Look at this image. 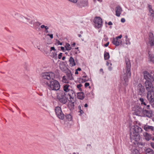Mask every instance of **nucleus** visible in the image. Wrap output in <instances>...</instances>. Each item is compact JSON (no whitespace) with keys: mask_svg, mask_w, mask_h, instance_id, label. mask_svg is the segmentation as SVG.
<instances>
[{"mask_svg":"<svg viewBox=\"0 0 154 154\" xmlns=\"http://www.w3.org/2000/svg\"><path fill=\"white\" fill-rule=\"evenodd\" d=\"M54 76L55 74L51 72L42 73L41 75V84L50 90H59L60 88V84L57 81L54 79Z\"/></svg>","mask_w":154,"mask_h":154,"instance_id":"obj_1","label":"nucleus"},{"mask_svg":"<svg viewBox=\"0 0 154 154\" xmlns=\"http://www.w3.org/2000/svg\"><path fill=\"white\" fill-rule=\"evenodd\" d=\"M145 86L147 91V98L151 104L154 101V93L153 92V87L152 82L154 80L152 75L149 72L145 71Z\"/></svg>","mask_w":154,"mask_h":154,"instance_id":"obj_2","label":"nucleus"},{"mask_svg":"<svg viewBox=\"0 0 154 154\" xmlns=\"http://www.w3.org/2000/svg\"><path fill=\"white\" fill-rule=\"evenodd\" d=\"M142 131V128L137 125H130V136L131 142L141 148L143 143L139 142L140 136L139 134Z\"/></svg>","mask_w":154,"mask_h":154,"instance_id":"obj_3","label":"nucleus"},{"mask_svg":"<svg viewBox=\"0 0 154 154\" xmlns=\"http://www.w3.org/2000/svg\"><path fill=\"white\" fill-rule=\"evenodd\" d=\"M125 62L126 64L125 69L123 70V79L126 83L128 82V79L131 75V64L130 61L128 58H126Z\"/></svg>","mask_w":154,"mask_h":154,"instance_id":"obj_4","label":"nucleus"},{"mask_svg":"<svg viewBox=\"0 0 154 154\" xmlns=\"http://www.w3.org/2000/svg\"><path fill=\"white\" fill-rule=\"evenodd\" d=\"M144 107H143V109L140 107L138 106H136L133 108L132 110L134 111L133 113L135 115L142 116H144Z\"/></svg>","mask_w":154,"mask_h":154,"instance_id":"obj_5","label":"nucleus"},{"mask_svg":"<svg viewBox=\"0 0 154 154\" xmlns=\"http://www.w3.org/2000/svg\"><path fill=\"white\" fill-rule=\"evenodd\" d=\"M21 18L22 20V22L27 24L29 23V24L32 25L33 26L35 25H38V24H39V25H40L41 24V23L38 22L34 23L33 21V20L29 17H25L22 16L21 17Z\"/></svg>","mask_w":154,"mask_h":154,"instance_id":"obj_6","label":"nucleus"},{"mask_svg":"<svg viewBox=\"0 0 154 154\" xmlns=\"http://www.w3.org/2000/svg\"><path fill=\"white\" fill-rule=\"evenodd\" d=\"M66 93H63V92L59 93L57 95V99L60 103L65 104L67 100H69L68 98L66 97Z\"/></svg>","mask_w":154,"mask_h":154,"instance_id":"obj_7","label":"nucleus"},{"mask_svg":"<svg viewBox=\"0 0 154 154\" xmlns=\"http://www.w3.org/2000/svg\"><path fill=\"white\" fill-rule=\"evenodd\" d=\"M54 110L56 114L59 119L63 120L64 119L65 115L63 113L60 107L59 106L56 107Z\"/></svg>","mask_w":154,"mask_h":154,"instance_id":"obj_8","label":"nucleus"},{"mask_svg":"<svg viewBox=\"0 0 154 154\" xmlns=\"http://www.w3.org/2000/svg\"><path fill=\"white\" fill-rule=\"evenodd\" d=\"M93 21L95 24V27L96 28L99 29L102 26L103 21L100 17H96Z\"/></svg>","mask_w":154,"mask_h":154,"instance_id":"obj_9","label":"nucleus"},{"mask_svg":"<svg viewBox=\"0 0 154 154\" xmlns=\"http://www.w3.org/2000/svg\"><path fill=\"white\" fill-rule=\"evenodd\" d=\"M146 44L151 47L154 46V36L153 33L151 32H149V41Z\"/></svg>","mask_w":154,"mask_h":154,"instance_id":"obj_10","label":"nucleus"},{"mask_svg":"<svg viewBox=\"0 0 154 154\" xmlns=\"http://www.w3.org/2000/svg\"><path fill=\"white\" fill-rule=\"evenodd\" d=\"M138 94L141 96H143L144 94V88L141 84H139L138 86Z\"/></svg>","mask_w":154,"mask_h":154,"instance_id":"obj_11","label":"nucleus"},{"mask_svg":"<svg viewBox=\"0 0 154 154\" xmlns=\"http://www.w3.org/2000/svg\"><path fill=\"white\" fill-rule=\"evenodd\" d=\"M66 94V95L67 96L68 95L69 97V99H72L73 100H74V99H75V98H74L73 96H75V92L71 89L69 90V91L67 92Z\"/></svg>","mask_w":154,"mask_h":154,"instance_id":"obj_12","label":"nucleus"},{"mask_svg":"<svg viewBox=\"0 0 154 154\" xmlns=\"http://www.w3.org/2000/svg\"><path fill=\"white\" fill-rule=\"evenodd\" d=\"M75 101V99L74 101L72 99H70L69 100V103L68 105V106L70 110H73L74 109V103Z\"/></svg>","mask_w":154,"mask_h":154,"instance_id":"obj_13","label":"nucleus"},{"mask_svg":"<svg viewBox=\"0 0 154 154\" xmlns=\"http://www.w3.org/2000/svg\"><path fill=\"white\" fill-rule=\"evenodd\" d=\"M116 15L117 17H119L122 11L121 8L119 6H117L116 8Z\"/></svg>","mask_w":154,"mask_h":154,"instance_id":"obj_14","label":"nucleus"},{"mask_svg":"<svg viewBox=\"0 0 154 154\" xmlns=\"http://www.w3.org/2000/svg\"><path fill=\"white\" fill-rule=\"evenodd\" d=\"M71 87L68 84H65L63 86V88L64 91H65V92H63V93H66L67 92L71 89Z\"/></svg>","mask_w":154,"mask_h":154,"instance_id":"obj_15","label":"nucleus"},{"mask_svg":"<svg viewBox=\"0 0 154 154\" xmlns=\"http://www.w3.org/2000/svg\"><path fill=\"white\" fill-rule=\"evenodd\" d=\"M112 43L116 46H118L121 43L122 41L120 40H117L116 38H113Z\"/></svg>","mask_w":154,"mask_h":154,"instance_id":"obj_16","label":"nucleus"},{"mask_svg":"<svg viewBox=\"0 0 154 154\" xmlns=\"http://www.w3.org/2000/svg\"><path fill=\"white\" fill-rule=\"evenodd\" d=\"M148 54H149V60L150 62H153L154 61V56L153 54L149 51Z\"/></svg>","mask_w":154,"mask_h":154,"instance_id":"obj_17","label":"nucleus"},{"mask_svg":"<svg viewBox=\"0 0 154 154\" xmlns=\"http://www.w3.org/2000/svg\"><path fill=\"white\" fill-rule=\"evenodd\" d=\"M77 97L78 99L83 100L85 97V94L83 92H78L77 93Z\"/></svg>","mask_w":154,"mask_h":154,"instance_id":"obj_18","label":"nucleus"},{"mask_svg":"<svg viewBox=\"0 0 154 154\" xmlns=\"http://www.w3.org/2000/svg\"><path fill=\"white\" fill-rule=\"evenodd\" d=\"M66 75L68 77V79L70 80H72L73 79V78L72 76V74L71 72L69 70L66 73Z\"/></svg>","mask_w":154,"mask_h":154,"instance_id":"obj_19","label":"nucleus"},{"mask_svg":"<svg viewBox=\"0 0 154 154\" xmlns=\"http://www.w3.org/2000/svg\"><path fill=\"white\" fill-rule=\"evenodd\" d=\"M69 65L71 66H73L75 65L76 64L73 58L71 57H70L69 60Z\"/></svg>","mask_w":154,"mask_h":154,"instance_id":"obj_20","label":"nucleus"},{"mask_svg":"<svg viewBox=\"0 0 154 154\" xmlns=\"http://www.w3.org/2000/svg\"><path fill=\"white\" fill-rule=\"evenodd\" d=\"M154 130V128L152 126L145 125V131L149 132Z\"/></svg>","mask_w":154,"mask_h":154,"instance_id":"obj_21","label":"nucleus"},{"mask_svg":"<svg viewBox=\"0 0 154 154\" xmlns=\"http://www.w3.org/2000/svg\"><path fill=\"white\" fill-rule=\"evenodd\" d=\"M145 153L146 154H154V152L151 149H146L145 150Z\"/></svg>","mask_w":154,"mask_h":154,"instance_id":"obj_22","label":"nucleus"},{"mask_svg":"<svg viewBox=\"0 0 154 154\" xmlns=\"http://www.w3.org/2000/svg\"><path fill=\"white\" fill-rule=\"evenodd\" d=\"M148 14L150 17L152 18V20L154 19V11L153 10L150 11Z\"/></svg>","mask_w":154,"mask_h":154,"instance_id":"obj_23","label":"nucleus"},{"mask_svg":"<svg viewBox=\"0 0 154 154\" xmlns=\"http://www.w3.org/2000/svg\"><path fill=\"white\" fill-rule=\"evenodd\" d=\"M60 69L62 71L65 73L69 70V69L65 66L61 67Z\"/></svg>","mask_w":154,"mask_h":154,"instance_id":"obj_24","label":"nucleus"},{"mask_svg":"<svg viewBox=\"0 0 154 154\" xmlns=\"http://www.w3.org/2000/svg\"><path fill=\"white\" fill-rule=\"evenodd\" d=\"M87 5V3L86 1L82 0L80 2V5L81 6L85 7Z\"/></svg>","mask_w":154,"mask_h":154,"instance_id":"obj_25","label":"nucleus"},{"mask_svg":"<svg viewBox=\"0 0 154 154\" xmlns=\"http://www.w3.org/2000/svg\"><path fill=\"white\" fill-rule=\"evenodd\" d=\"M145 115L148 117H151L152 116V113L150 111H148L145 110Z\"/></svg>","mask_w":154,"mask_h":154,"instance_id":"obj_26","label":"nucleus"},{"mask_svg":"<svg viewBox=\"0 0 154 154\" xmlns=\"http://www.w3.org/2000/svg\"><path fill=\"white\" fill-rule=\"evenodd\" d=\"M109 54L108 52L105 51L104 54V58L105 60H107L109 58Z\"/></svg>","mask_w":154,"mask_h":154,"instance_id":"obj_27","label":"nucleus"},{"mask_svg":"<svg viewBox=\"0 0 154 154\" xmlns=\"http://www.w3.org/2000/svg\"><path fill=\"white\" fill-rule=\"evenodd\" d=\"M65 48H66V50L67 51H69L71 50L72 48L70 44L68 43H66Z\"/></svg>","mask_w":154,"mask_h":154,"instance_id":"obj_28","label":"nucleus"},{"mask_svg":"<svg viewBox=\"0 0 154 154\" xmlns=\"http://www.w3.org/2000/svg\"><path fill=\"white\" fill-rule=\"evenodd\" d=\"M131 154H139L138 150L135 148L132 149L131 150Z\"/></svg>","mask_w":154,"mask_h":154,"instance_id":"obj_29","label":"nucleus"},{"mask_svg":"<svg viewBox=\"0 0 154 154\" xmlns=\"http://www.w3.org/2000/svg\"><path fill=\"white\" fill-rule=\"evenodd\" d=\"M151 139V135L148 133H146V135H145V139H146L147 141H149Z\"/></svg>","mask_w":154,"mask_h":154,"instance_id":"obj_30","label":"nucleus"},{"mask_svg":"<svg viewBox=\"0 0 154 154\" xmlns=\"http://www.w3.org/2000/svg\"><path fill=\"white\" fill-rule=\"evenodd\" d=\"M65 116L66 118L69 121H71L72 119V116L70 114H66L65 115Z\"/></svg>","mask_w":154,"mask_h":154,"instance_id":"obj_31","label":"nucleus"},{"mask_svg":"<svg viewBox=\"0 0 154 154\" xmlns=\"http://www.w3.org/2000/svg\"><path fill=\"white\" fill-rule=\"evenodd\" d=\"M89 80V79L88 78H80V81L82 83L85 82H86L88 81Z\"/></svg>","mask_w":154,"mask_h":154,"instance_id":"obj_32","label":"nucleus"},{"mask_svg":"<svg viewBox=\"0 0 154 154\" xmlns=\"http://www.w3.org/2000/svg\"><path fill=\"white\" fill-rule=\"evenodd\" d=\"M62 79L63 82L66 83H69V81L66 79L65 76H63Z\"/></svg>","mask_w":154,"mask_h":154,"instance_id":"obj_33","label":"nucleus"},{"mask_svg":"<svg viewBox=\"0 0 154 154\" xmlns=\"http://www.w3.org/2000/svg\"><path fill=\"white\" fill-rule=\"evenodd\" d=\"M51 57L54 58L55 59H57V54L55 52H52L51 54Z\"/></svg>","mask_w":154,"mask_h":154,"instance_id":"obj_34","label":"nucleus"},{"mask_svg":"<svg viewBox=\"0 0 154 154\" xmlns=\"http://www.w3.org/2000/svg\"><path fill=\"white\" fill-rule=\"evenodd\" d=\"M78 109L79 110V112H80V115L84 113V112L81 109V107L80 106H79L78 107Z\"/></svg>","mask_w":154,"mask_h":154,"instance_id":"obj_35","label":"nucleus"},{"mask_svg":"<svg viewBox=\"0 0 154 154\" xmlns=\"http://www.w3.org/2000/svg\"><path fill=\"white\" fill-rule=\"evenodd\" d=\"M147 9H148V10H149V11H150L153 10V9L152 8V6L149 4L148 5Z\"/></svg>","mask_w":154,"mask_h":154,"instance_id":"obj_36","label":"nucleus"},{"mask_svg":"<svg viewBox=\"0 0 154 154\" xmlns=\"http://www.w3.org/2000/svg\"><path fill=\"white\" fill-rule=\"evenodd\" d=\"M139 100L141 102V104L144 105V101L143 98H140Z\"/></svg>","mask_w":154,"mask_h":154,"instance_id":"obj_37","label":"nucleus"},{"mask_svg":"<svg viewBox=\"0 0 154 154\" xmlns=\"http://www.w3.org/2000/svg\"><path fill=\"white\" fill-rule=\"evenodd\" d=\"M24 68L26 70H27L28 69V65L26 63H25L24 65Z\"/></svg>","mask_w":154,"mask_h":154,"instance_id":"obj_38","label":"nucleus"},{"mask_svg":"<svg viewBox=\"0 0 154 154\" xmlns=\"http://www.w3.org/2000/svg\"><path fill=\"white\" fill-rule=\"evenodd\" d=\"M126 41V44L127 45H130V42L129 41V38H128L127 39L125 40Z\"/></svg>","mask_w":154,"mask_h":154,"instance_id":"obj_39","label":"nucleus"},{"mask_svg":"<svg viewBox=\"0 0 154 154\" xmlns=\"http://www.w3.org/2000/svg\"><path fill=\"white\" fill-rule=\"evenodd\" d=\"M56 41L57 42V43L58 44V45H62L63 43L62 42H60L59 40H58L57 39L56 40Z\"/></svg>","mask_w":154,"mask_h":154,"instance_id":"obj_40","label":"nucleus"},{"mask_svg":"<svg viewBox=\"0 0 154 154\" xmlns=\"http://www.w3.org/2000/svg\"><path fill=\"white\" fill-rule=\"evenodd\" d=\"M122 37V35H120L118 36H117L116 37V39L117 40H118V39L119 38V39H121Z\"/></svg>","mask_w":154,"mask_h":154,"instance_id":"obj_41","label":"nucleus"},{"mask_svg":"<svg viewBox=\"0 0 154 154\" xmlns=\"http://www.w3.org/2000/svg\"><path fill=\"white\" fill-rule=\"evenodd\" d=\"M60 48L61 49V50L62 51H63V52H65V51L66 50V49H65V47L61 46L60 47Z\"/></svg>","mask_w":154,"mask_h":154,"instance_id":"obj_42","label":"nucleus"},{"mask_svg":"<svg viewBox=\"0 0 154 154\" xmlns=\"http://www.w3.org/2000/svg\"><path fill=\"white\" fill-rule=\"evenodd\" d=\"M62 53H60L59 54L58 56V58L59 59H60L62 57Z\"/></svg>","mask_w":154,"mask_h":154,"instance_id":"obj_43","label":"nucleus"},{"mask_svg":"<svg viewBox=\"0 0 154 154\" xmlns=\"http://www.w3.org/2000/svg\"><path fill=\"white\" fill-rule=\"evenodd\" d=\"M89 83L88 82H86L85 84V87H87L89 85Z\"/></svg>","mask_w":154,"mask_h":154,"instance_id":"obj_44","label":"nucleus"},{"mask_svg":"<svg viewBox=\"0 0 154 154\" xmlns=\"http://www.w3.org/2000/svg\"><path fill=\"white\" fill-rule=\"evenodd\" d=\"M68 0L71 2H72L74 3H75L77 2L78 1V0Z\"/></svg>","mask_w":154,"mask_h":154,"instance_id":"obj_45","label":"nucleus"},{"mask_svg":"<svg viewBox=\"0 0 154 154\" xmlns=\"http://www.w3.org/2000/svg\"><path fill=\"white\" fill-rule=\"evenodd\" d=\"M52 50H54V51H56V49H55L54 47H52L50 48V51H51Z\"/></svg>","mask_w":154,"mask_h":154,"instance_id":"obj_46","label":"nucleus"},{"mask_svg":"<svg viewBox=\"0 0 154 154\" xmlns=\"http://www.w3.org/2000/svg\"><path fill=\"white\" fill-rule=\"evenodd\" d=\"M47 35L49 36L51 39L53 38V35L52 34H48Z\"/></svg>","mask_w":154,"mask_h":154,"instance_id":"obj_47","label":"nucleus"},{"mask_svg":"<svg viewBox=\"0 0 154 154\" xmlns=\"http://www.w3.org/2000/svg\"><path fill=\"white\" fill-rule=\"evenodd\" d=\"M82 86V85L81 84H79L77 85V87L78 88H81V87Z\"/></svg>","mask_w":154,"mask_h":154,"instance_id":"obj_48","label":"nucleus"},{"mask_svg":"<svg viewBox=\"0 0 154 154\" xmlns=\"http://www.w3.org/2000/svg\"><path fill=\"white\" fill-rule=\"evenodd\" d=\"M125 21V19L124 18H122L121 19V22L122 23H124Z\"/></svg>","mask_w":154,"mask_h":154,"instance_id":"obj_49","label":"nucleus"},{"mask_svg":"<svg viewBox=\"0 0 154 154\" xmlns=\"http://www.w3.org/2000/svg\"><path fill=\"white\" fill-rule=\"evenodd\" d=\"M151 146L154 149V143H151Z\"/></svg>","mask_w":154,"mask_h":154,"instance_id":"obj_50","label":"nucleus"},{"mask_svg":"<svg viewBox=\"0 0 154 154\" xmlns=\"http://www.w3.org/2000/svg\"><path fill=\"white\" fill-rule=\"evenodd\" d=\"M109 44V42H108L107 43H106V44L104 45V46L105 47H107L108 46Z\"/></svg>","mask_w":154,"mask_h":154,"instance_id":"obj_51","label":"nucleus"},{"mask_svg":"<svg viewBox=\"0 0 154 154\" xmlns=\"http://www.w3.org/2000/svg\"><path fill=\"white\" fill-rule=\"evenodd\" d=\"M108 24L109 25H111L112 24V23L111 21H109L108 23Z\"/></svg>","mask_w":154,"mask_h":154,"instance_id":"obj_52","label":"nucleus"},{"mask_svg":"<svg viewBox=\"0 0 154 154\" xmlns=\"http://www.w3.org/2000/svg\"><path fill=\"white\" fill-rule=\"evenodd\" d=\"M75 42H73V43L72 44V46L73 47H75Z\"/></svg>","mask_w":154,"mask_h":154,"instance_id":"obj_53","label":"nucleus"},{"mask_svg":"<svg viewBox=\"0 0 154 154\" xmlns=\"http://www.w3.org/2000/svg\"><path fill=\"white\" fill-rule=\"evenodd\" d=\"M76 70H77V71H80L81 70V69L79 67L77 68V69Z\"/></svg>","mask_w":154,"mask_h":154,"instance_id":"obj_54","label":"nucleus"},{"mask_svg":"<svg viewBox=\"0 0 154 154\" xmlns=\"http://www.w3.org/2000/svg\"><path fill=\"white\" fill-rule=\"evenodd\" d=\"M41 28L43 29L45 27V26L44 25H42L41 26Z\"/></svg>","mask_w":154,"mask_h":154,"instance_id":"obj_55","label":"nucleus"},{"mask_svg":"<svg viewBox=\"0 0 154 154\" xmlns=\"http://www.w3.org/2000/svg\"><path fill=\"white\" fill-rule=\"evenodd\" d=\"M45 30H47L49 29L48 27L47 26H45Z\"/></svg>","mask_w":154,"mask_h":154,"instance_id":"obj_56","label":"nucleus"},{"mask_svg":"<svg viewBox=\"0 0 154 154\" xmlns=\"http://www.w3.org/2000/svg\"><path fill=\"white\" fill-rule=\"evenodd\" d=\"M79 74V73H78V71H77V70H75V74Z\"/></svg>","mask_w":154,"mask_h":154,"instance_id":"obj_57","label":"nucleus"},{"mask_svg":"<svg viewBox=\"0 0 154 154\" xmlns=\"http://www.w3.org/2000/svg\"><path fill=\"white\" fill-rule=\"evenodd\" d=\"M82 78H87L88 77H87V75H86L83 76H82Z\"/></svg>","mask_w":154,"mask_h":154,"instance_id":"obj_58","label":"nucleus"},{"mask_svg":"<svg viewBox=\"0 0 154 154\" xmlns=\"http://www.w3.org/2000/svg\"><path fill=\"white\" fill-rule=\"evenodd\" d=\"M84 106L85 107H88V105L87 103H86L85 104Z\"/></svg>","mask_w":154,"mask_h":154,"instance_id":"obj_59","label":"nucleus"},{"mask_svg":"<svg viewBox=\"0 0 154 154\" xmlns=\"http://www.w3.org/2000/svg\"><path fill=\"white\" fill-rule=\"evenodd\" d=\"M109 65V63L108 62V61H107L106 63V65L107 66H108Z\"/></svg>","mask_w":154,"mask_h":154,"instance_id":"obj_60","label":"nucleus"},{"mask_svg":"<svg viewBox=\"0 0 154 154\" xmlns=\"http://www.w3.org/2000/svg\"><path fill=\"white\" fill-rule=\"evenodd\" d=\"M65 59V57H63L62 58V60H64Z\"/></svg>","mask_w":154,"mask_h":154,"instance_id":"obj_61","label":"nucleus"},{"mask_svg":"<svg viewBox=\"0 0 154 154\" xmlns=\"http://www.w3.org/2000/svg\"><path fill=\"white\" fill-rule=\"evenodd\" d=\"M112 67H109V70H110V71L111 70H112Z\"/></svg>","mask_w":154,"mask_h":154,"instance_id":"obj_62","label":"nucleus"},{"mask_svg":"<svg viewBox=\"0 0 154 154\" xmlns=\"http://www.w3.org/2000/svg\"><path fill=\"white\" fill-rule=\"evenodd\" d=\"M125 38H126V39H127L128 38V36L127 35H125Z\"/></svg>","mask_w":154,"mask_h":154,"instance_id":"obj_63","label":"nucleus"},{"mask_svg":"<svg viewBox=\"0 0 154 154\" xmlns=\"http://www.w3.org/2000/svg\"><path fill=\"white\" fill-rule=\"evenodd\" d=\"M78 36L79 37H82V35L81 34H79L78 35Z\"/></svg>","mask_w":154,"mask_h":154,"instance_id":"obj_64","label":"nucleus"}]
</instances>
